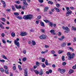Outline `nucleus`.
I'll return each instance as SVG.
<instances>
[{
    "mask_svg": "<svg viewBox=\"0 0 76 76\" xmlns=\"http://www.w3.org/2000/svg\"><path fill=\"white\" fill-rule=\"evenodd\" d=\"M72 12L71 10H69V11L66 12V16H69L70 14H72Z\"/></svg>",
    "mask_w": 76,
    "mask_h": 76,
    "instance_id": "obj_4",
    "label": "nucleus"
},
{
    "mask_svg": "<svg viewBox=\"0 0 76 76\" xmlns=\"http://www.w3.org/2000/svg\"><path fill=\"white\" fill-rule=\"evenodd\" d=\"M41 18V16H38L37 19H40Z\"/></svg>",
    "mask_w": 76,
    "mask_h": 76,
    "instance_id": "obj_43",
    "label": "nucleus"
},
{
    "mask_svg": "<svg viewBox=\"0 0 76 76\" xmlns=\"http://www.w3.org/2000/svg\"><path fill=\"white\" fill-rule=\"evenodd\" d=\"M49 73H52V70H49Z\"/></svg>",
    "mask_w": 76,
    "mask_h": 76,
    "instance_id": "obj_60",
    "label": "nucleus"
},
{
    "mask_svg": "<svg viewBox=\"0 0 76 76\" xmlns=\"http://www.w3.org/2000/svg\"><path fill=\"white\" fill-rule=\"evenodd\" d=\"M65 30H66V31H69V28L67 27H66L65 28Z\"/></svg>",
    "mask_w": 76,
    "mask_h": 76,
    "instance_id": "obj_35",
    "label": "nucleus"
},
{
    "mask_svg": "<svg viewBox=\"0 0 76 76\" xmlns=\"http://www.w3.org/2000/svg\"><path fill=\"white\" fill-rule=\"evenodd\" d=\"M39 38L40 39H46V37L44 35H42L40 36Z\"/></svg>",
    "mask_w": 76,
    "mask_h": 76,
    "instance_id": "obj_5",
    "label": "nucleus"
},
{
    "mask_svg": "<svg viewBox=\"0 0 76 76\" xmlns=\"http://www.w3.org/2000/svg\"><path fill=\"white\" fill-rule=\"evenodd\" d=\"M6 11L7 12H10V9H7L6 10Z\"/></svg>",
    "mask_w": 76,
    "mask_h": 76,
    "instance_id": "obj_54",
    "label": "nucleus"
},
{
    "mask_svg": "<svg viewBox=\"0 0 76 76\" xmlns=\"http://www.w3.org/2000/svg\"><path fill=\"white\" fill-rule=\"evenodd\" d=\"M66 9L67 12H68L70 10V8L68 7H66Z\"/></svg>",
    "mask_w": 76,
    "mask_h": 76,
    "instance_id": "obj_45",
    "label": "nucleus"
},
{
    "mask_svg": "<svg viewBox=\"0 0 76 76\" xmlns=\"http://www.w3.org/2000/svg\"><path fill=\"white\" fill-rule=\"evenodd\" d=\"M26 60V58L25 57H24L23 59V61H25Z\"/></svg>",
    "mask_w": 76,
    "mask_h": 76,
    "instance_id": "obj_34",
    "label": "nucleus"
},
{
    "mask_svg": "<svg viewBox=\"0 0 76 76\" xmlns=\"http://www.w3.org/2000/svg\"><path fill=\"white\" fill-rule=\"evenodd\" d=\"M12 10H13V11H15L16 10H15V8L14 6L12 5Z\"/></svg>",
    "mask_w": 76,
    "mask_h": 76,
    "instance_id": "obj_19",
    "label": "nucleus"
},
{
    "mask_svg": "<svg viewBox=\"0 0 76 76\" xmlns=\"http://www.w3.org/2000/svg\"><path fill=\"white\" fill-rule=\"evenodd\" d=\"M6 3L3 4V7L4 8L6 7Z\"/></svg>",
    "mask_w": 76,
    "mask_h": 76,
    "instance_id": "obj_62",
    "label": "nucleus"
},
{
    "mask_svg": "<svg viewBox=\"0 0 76 76\" xmlns=\"http://www.w3.org/2000/svg\"><path fill=\"white\" fill-rule=\"evenodd\" d=\"M66 72V70L64 69H62L60 70L61 73V74H63Z\"/></svg>",
    "mask_w": 76,
    "mask_h": 76,
    "instance_id": "obj_11",
    "label": "nucleus"
},
{
    "mask_svg": "<svg viewBox=\"0 0 76 76\" xmlns=\"http://www.w3.org/2000/svg\"><path fill=\"white\" fill-rule=\"evenodd\" d=\"M15 6L17 9H20L22 8V7H21V5H19L18 6L16 5H15Z\"/></svg>",
    "mask_w": 76,
    "mask_h": 76,
    "instance_id": "obj_7",
    "label": "nucleus"
},
{
    "mask_svg": "<svg viewBox=\"0 0 76 76\" xmlns=\"http://www.w3.org/2000/svg\"><path fill=\"white\" fill-rule=\"evenodd\" d=\"M34 69H36V68H37V66H34Z\"/></svg>",
    "mask_w": 76,
    "mask_h": 76,
    "instance_id": "obj_63",
    "label": "nucleus"
},
{
    "mask_svg": "<svg viewBox=\"0 0 76 76\" xmlns=\"http://www.w3.org/2000/svg\"><path fill=\"white\" fill-rule=\"evenodd\" d=\"M74 72V70L73 69H70L69 71V74H71V73H72Z\"/></svg>",
    "mask_w": 76,
    "mask_h": 76,
    "instance_id": "obj_12",
    "label": "nucleus"
},
{
    "mask_svg": "<svg viewBox=\"0 0 76 76\" xmlns=\"http://www.w3.org/2000/svg\"><path fill=\"white\" fill-rule=\"evenodd\" d=\"M67 55L69 57V58H68V60H70L71 58H73V57H75V53H72V56L71 53H70L69 52H68L67 53Z\"/></svg>",
    "mask_w": 76,
    "mask_h": 76,
    "instance_id": "obj_2",
    "label": "nucleus"
},
{
    "mask_svg": "<svg viewBox=\"0 0 76 76\" xmlns=\"http://www.w3.org/2000/svg\"><path fill=\"white\" fill-rule=\"evenodd\" d=\"M45 60V59L44 58H43L42 60V62H44Z\"/></svg>",
    "mask_w": 76,
    "mask_h": 76,
    "instance_id": "obj_47",
    "label": "nucleus"
},
{
    "mask_svg": "<svg viewBox=\"0 0 76 76\" xmlns=\"http://www.w3.org/2000/svg\"><path fill=\"white\" fill-rule=\"evenodd\" d=\"M34 72L35 73H36V74H37V75H38V74H39V72L36 70H34Z\"/></svg>",
    "mask_w": 76,
    "mask_h": 76,
    "instance_id": "obj_15",
    "label": "nucleus"
},
{
    "mask_svg": "<svg viewBox=\"0 0 76 76\" xmlns=\"http://www.w3.org/2000/svg\"><path fill=\"white\" fill-rule=\"evenodd\" d=\"M49 14H50V15H52L53 14V12H52L51 11H49Z\"/></svg>",
    "mask_w": 76,
    "mask_h": 76,
    "instance_id": "obj_57",
    "label": "nucleus"
},
{
    "mask_svg": "<svg viewBox=\"0 0 76 76\" xmlns=\"http://www.w3.org/2000/svg\"><path fill=\"white\" fill-rule=\"evenodd\" d=\"M45 64H46V66H48V60L47 59H46L45 60Z\"/></svg>",
    "mask_w": 76,
    "mask_h": 76,
    "instance_id": "obj_16",
    "label": "nucleus"
},
{
    "mask_svg": "<svg viewBox=\"0 0 76 76\" xmlns=\"http://www.w3.org/2000/svg\"><path fill=\"white\" fill-rule=\"evenodd\" d=\"M1 3H2V4H5L6 3V2H4V1L3 0H1Z\"/></svg>",
    "mask_w": 76,
    "mask_h": 76,
    "instance_id": "obj_44",
    "label": "nucleus"
},
{
    "mask_svg": "<svg viewBox=\"0 0 76 76\" xmlns=\"http://www.w3.org/2000/svg\"><path fill=\"white\" fill-rule=\"evenodd\" d=\"M39 3H43V2H44V0H39Z\"/></svg>",
    "mask_w": 76,
    "mask_h": 76,
    "instance_id": "obj_37",
    "label": "nucleus"
},
{
    "mask_svg": "<svg viewBox=\"0 0 76 76\" xmlns=\"http://www.w3.org/2000/svg\"><path fill=\"white\" fill-rule=\"evenodd\" d=\"M36 24H38V23H39V22H38V21H36Z\"/></svg>",
    "mask_w": 76,
    "mask_h": 76,
    "instance_id": "obj_64",
    "label": "nucleus"
},
{
    "mask_svg": "<svg viewBox=\"0 0 76 76\" xmlns=\"http://www.w3.org/2000/svg\"><path fill=\"white\" fill-rule=\"evenodd\" d=\"M32 44L33 45H35L36 44V43L34 41L32 40Z\"/></svg>",
    "mask_w": 76,
    "mask_h": 76,
    "instance_id": "obj_17",
    "label": "nucleus"
},
{
    "mask_svg": "<svg viewBox=\"0 0 76 76\" xmlns=\"http://www.w3.org/2000/svg\"><path fill=\"white\" fill-rule=\"evenodd\" d=\"M63 52H64V51H62V50H59L58 51V54H61V53H63Z\"/></svg>",
    "mask_w": 76,
    "mask_h": 76,
    "instance_id": "obj_25",
    "label": "nucleus"
},
{
    "mask_svg": "<svg viewBox=\"0 0 76 76\" xmlns=\"http://www.w3.org/2000/svg\"><path fill=\"white\" fill-rule=\"evenodd\" d=\"M41 31L42 32H43H43H44V31H45V30H44L43 29H42L41 30Z\"/></svg>",
    "mask_w": 76,
    "mask_h": 76,
    "instance_id": "obj_55",
    "label": "nucleus"
},
{
    "mask_svg": "<svg viewBox=\"0 0 76 76\" xmlns=\"http://www.w3.org/2000/svg\"><path fill=\"white\" fill-rule=\"evenodd\" d=\"M54 9H55L56 10L57 12H60V10L58 9L56 7L54 8Z\"/></svg>",
    "mask_w": 76,
    "mask_h": 76,
    "instance_id": "obj_21",
    "label": "nucleus"
},
{
    "mask_svg": "<svg viewBox=\"0 0 76 76\" xmlns=\"http://www.w3.org/2000/svg\"><path fill=\"white\" fill-rule=\"evenodd\" d=\"M11 36L12 37H15V33H14V32H12L11 33Z\"/></svg>",
    "mask_w": 76,
    "mask_h": 76,
    "instance_id": "obj_22",
    "label": "nucleus"
},
{
    "mask_svg": "<svg viewBox=\"0 0 76 76\" xmlns=\"http://www.w3.org/2000/svg\"><path fill=\"white\" fill-rule=\"evenodd\" d=\"M2 41L3 44H6V41H5L4 40V39H2Z\"/></svg>",
    "mask_w": 76,
    "mask_h": 76,
    "instance_id": "obj_40",
    "label": "nucleus"
},
{
    "mask_svg": "<svg viewBox=\"0 0 76 76\" xmlns=\"http://www.w3.org/2000/svg\"><path fill=\"white\" fill-rule=\"evenodd\" d=\"M36 64L38 66H39V63L37 61L36 62Z\"/></svg>",
    "mask_w": 76,
    "mask_h": 76,
    "instance_id": "obj_36",
    "label": "nucleus"
},
{
    "mask_svg": "<svg viewBox=\"0 0 76 76\" xmlns=\"http://www.w3.org/2000/svg\"><path fill=\"white\" fill-rule=\"evenodd\" d=\"M14 15L15 16H19V14L17 12H14Z\"/></svg>",
    "mask_w": 76,
    "mask_h": 76,
    "instance_id": "obj_29",
    "label": "nucleus"
},
{
    "mask_svg": "<svg viewBox=\"0 0 76 76\" xmlns=\"http://www.w3.org/2000/svg\"><path fill=\"white\" fill-rule=\"evenodd\" d=\"M43 74H44V72L42 71V69H41L39 73V75H40V76H42Z\"/></svg>",
    "mask_w": 76,
    "mask_h": 76,
    "instance_id": "obj_10",
    "label": "nucleus"
},
{
    "mask_svg": "<svg viewBox=\"0 0 76 76\" xmlns=\"http://www.w3.org/2000/svg\"><path fill=\"white\" fill-rule=\"evenodd\" d=\"M20 35L22 37L26 36V32H21L20 33Z\"/></svg>",
    "mask_w": 76,
    "mask_h": 76,
    "instance_id": "obj_8",
    "label": "nucleus"
},
{
    "mask_svg": "<svg viewBox=\"0 0 76 76\" xmlns=\"http://www.w3.org/2000/svg\"><path fill=\"white\" fill-rule=\"evenodd\" d=\"M71 45V43H67V46H69Z\"/></svg>",
    "mask_w": 76,
    "mask_h": 76,
    "instance_id": "obj_56",
    "label": "nucleus"
},
{
    "mask_svg": "<svg viewBox=\"0 0 76 76\" xmlns=\"http://www.w3.org/2000/svg\"><path fill=\"white\" fill-rule=\"evenodd\" d=\"M0 61H1V62H2V63H4L5 61L3 59L0 60Z\"/></svg>",
    "mask_w": 76,
    "mask_h": 76,
    "instance_id": "obj_46",
    "label": "nucleus"
},
{
    "mask_svg": "<svg viewBox=\"0 0 76 76\" xmlns=\"http://www.w3.org/2000/svg\"><path fill=\"white\" fill-rule=\"evenodd\" d=\"M54 32H55V31L53 29L51 30L50 31V32L51 33H54Z\"/></svg>",
    "mask_w": 76,
    "mask_h": 76,
    "instance_id": "obj_33",
    "label": "nucleus"
},
{
    "mask_svg": "<svg viewBox=\"0 0 76 76\" xmlns=\"http://www.w3.org/2000/svg\"><path fill=\"white\" fill-rule=\"evenodd\" d=\"M66 64V62H64L62 63V65L63 66H65Z\"/></svg>",
    "mask_w": 76,
    "mask_h": 76,
    "instance_id": "obj_53",
    "label": "nucleus"
},
{
    "mask_svg": "<svg viewBox=\"0 0 76 76\" xmlns=\"http://www.w3.org/2000/svg\"><path fill=\"white\" fill-rule=\"evenodd\" d=\"M72 69H76V66H73L72 67Z\"/></svg>",
    "mask_w": 76,
    "mask_h": 76,
    "instance_id": "obj_58",
    "label": "nucleus"
},
{
    "mask_svg": "<svg viewBox=\"0 0 76 76\" xmlns=\"http://www.w3.org/2000/svg\"><path fill=\"white\" fill-rule=\"evenodd\" d=\"M58 34H58V36H60V35H61V32H58Z\"/></svg>",
    "mask_w": 76,
    "mask_h": 76,
    "instance_id": "obj_61",
    "label": "nucleus"
},
{
    "mask_svg": "<svg viewBox=\"0 0 76 76\" xmlns=\"http://www.w3.org/2000/svg\"><path fill=\"white\" fill-rule=\"evenodd\" d=\"M1 20L2 21H3V22H5V20H6V19L4 18H2Z\"/></svg>",
    "mask_w": 76,
    "mask_h": 76,
    "instance_id": "obj_48",
    "label": "nucleus"
},
{
    "mask_svg": "<svg viewBox=\"0 0 76 76\" xmlns=\"http://www.w3.org/2000/svg\"><path fill=\"white\" fill-rule=\"evenodd\" d=\"M23 4L24 5H26V6H28V3H26V0L25 2L24 1L23 2Z\"/></svg>",
    "mask_w": 76,
    "mask_h": 76,
    "instance_id": "obj_14",
    "label": "nucleus"
},
{
    "mask_svg": "<svg viewBox=\"0 0 76 76\" xmlns=\"http://www.w3.org/2000/svg\"><path fill=\"white\" fill-rule=\"evenodd\" d=\"M42 67H43V68H45V67H46V66H45V65L44 64H42Z\"/></svg>",
    "mask_w": 76,
    "mask_h": 76,
    "instance_id": "obj_31",
    "label": "nucleus"
},
{
    "mask_svg": "<svg viewBox=\"0 0 76 76\" xmlns=\"http://www.w3.org/2000/svg\"><path fill=\"white\" fill-rule=\"evenodd\" d=\"M7 42H8L9 44H11L12 43V41H9V40H7Z\"/></svg>",
    "mask_w": 76,
    "mask_h": 76,
    "instance_id": "obj_42",
    "label": "nucleus"
},
{
    "mask_svg": "<svg viewBox=\"0 0 76 76\" xmlns=\"http://www.w3.org/2000/svg\"><path fill=\"white\" fill-rule=\"evenodd\" d=\"M4 71L5 73H6V74H7V75H8V74H9V73L8 72V70H5Z\"/></svg>",
    "mask_w": 76,
    "mask_h": 76,
    "instance_id": "obj_28",
    "label": "nucleus"
},
{
    "mask_svg": "<svg viewBox=\"0 0 76 76\" xmlns=\"http://www.w3.org/2000/svg\"><path fill=\"white\" fill-rule=\"evenodd\" d=\"M14 44L15 45L17 46L18 48H19L20 45H19V42H17V40H15L14 41Z\"/></svg>",
    "mask_w": 76,
    "mask_h": 76,
    "instance_id": "obj_3",
    "label": "nucleus"
},
{
    "mask_svg": "<svg viewBox=\"0 0 76 76\" xmlns=\"http://www.w3.org/2000/svg\"><path fill=\"white\" fill-rule=\"evenodd\" d=\"M1 71L2 73H3V72H4V69L2 68H0Z\"/></svg>",
    "mask_w": 76,
    "mask_h": 76,
    "instance_id": "obj_38",
    "label": "nucleus"
},
{
    "mask_svg": "<svg viewBox=\"0 0 76 76\" xmlns=\"http://www.w3.org/2000/svg\"><path fill=\"white\" fill-rule=\"evenodd\" d=\"M1 36L2 37H4V33H2L1 34Z\"/></svg>",
    "mask_w": 76,
    "mask_h": 76,
    "instance_id": "obj_59",
    "label": "nucleus"
},
{
    "mask_svg": "<svg viewBox=\"0 0 76 76\" xmlns=\"http://www.w3.org/2000/svg\"><path fill=\"white\" fill-rule=\"evenodd\" d=\"M2 57H3V58L4 59H6V60H8V59L4 55H2Z\"/></svg>",
    "mask_w": 76,
    "mask_h": 76,
    "instance_id": "obj_24",
    "label": "nucleus"
},
{
    "mask_svg": "<svg viewBox=\"0 0 76 76\" xmlns=\"http://www.w3.org/2000/svg\"><path fill=\"white\" fill-rule=\"evenodd\" d=\"M49 9V8L48 7H46L45 8L44 12H47L48 10V9Z\"/></svg>",
    "mask_w": 76,
    "mask_h": 76,
    "instance_id": "obj_13",
    "label": "nucleus"
},
{
    "mask_svg": "<svg viewBox=\"0 0 76 76\" xmlns=\"http://www.w3.org/2000/svg\"><path fill=\"white\" fill-rule=\"evenodd\" d=\"M12 69L13 70H16V66H14L12 67Z\"/></svg>",
    "mask_w": 76,
    "mask_h": 76,
    "instance_id": "obj_51",
    "label": "nucleus"
},
{
    "mask_svg": "<svg viewBox=\"0 0 76 76\" xmlns=\"http://www.w3.org/2000/svg\"><path fill=\"white\" fill-rule=\"evenodd\" d=\"M16 3H17V4H20V2L19 1H15Z\"/></svg>",
    "mask_w": 76,
    "mask_h": 76,
    "instance_id": "obj_32",
    "label": "nucleus"
},
{
    "mask_svg": "<svg viewBox=\"0 0 76 76\" xmlns=\"http://www.w3.org/2000/svg\"><path fill=\"white\" fill-rule=\"evenodd\" d=\"M17 18L18 19H22V17L20 16H18L17 17Z\"/></svg>",
    "mask_w": 76,
    "mask_h": 76,
    "instance_id": "obj_26",
    "label": "nucleus"
},
{
    "mask_svg": "<svg viewBox=\"0 0 76 76\" xmlns=\"http://www.w3.org/2000/svg\"><path fill=\"white\" fill-rule=\"evenodd\" d=\"M4 67L5 69H7V66L6 65H4Z\"/></svg>",
    "mask_w": 76,
    "mask_h": 76,
    "instance_id": "obj_49",
    "label": "nucleus"
},
{
    "mask_svg": "<svg viewBox=\"0 0 76 76\" xmlns=\"http://www.w3.org/2000/svg\"><path fill=\"white\" fill-rule=\"evenodd\" d=\"M23 54H26V51L25 50H23Z\"/></svg>",
    "mask_w": 76,
    "mask_h": 76,
    "instance_id": "obj_50",
    "label": "nucleus"
},
{
    "mask_svg": "<svg viewBox=\"0 0 76 76\" xmlns=\"http://www.w3.org/2000/svg\"><path fill=\"white\" fill-rule=\"evenodd\" d=\"M51 53L52 54H54L56 53V52L55 51L53 50L51 51Z\"/></svg>",
    "mask_w": 76,
    "mask_h": 76,
    "instance_id": "obj_30",
    "label": "nucleus"
},
{
    "mask_svg": "<svg viewBox=\"0 0 76 76\" xmlns=\"http://www.w3.org/2000/svg\"><path fill=\"white\" fill-rule=\"evenodd\" d=\"M40 24L42 26H44L45 25H44V22H40Z\"/></svg>",
    "mask_w": 76,
    "mask_h": 76,
    "instance_id": "obj_20",
    "label": "nucleus"
},
{
    "mask_svg": "<svg viewBox=\"0 0 76 76\" xmlns=\"http://www.w3.org/2000/svg\"><path fill=\"white\" fill-rule=\"evenodd\" d=\"M72 30H74V31H75L76 27H72Z\"/></svg>",
    "mask_w": 76,
    "mask_h": 76,
    "instance_id": "obj_41",
    "label": "nucleus"
},
{
    "mask_svg": "<svg viewBox=\"0 0 76 76\" xmlns=\"http://www.w3.org/2000/svg\"><path fill=\"white\" fill-rule=\"evenodd\" d=\"M34 18V16H33L31 14H28L24 15L23 17V19L24 20H31Z\"/></svg>",
    "mask_w": 76,
    "mask_h": 76,
    "instance_id": "obj_1",
    "label": "nucleus"
},
{
    "mask_svg": "<svg viewBox=\"0 0 76 76\" xmlns=\"http://www.w3.org/2000/svg\"><path fill=\"white\" fill-rule=\"evenodd\" d=\"M44 22H45L46 23H49L50 22V21L48 20H44Z\"/></svg>",
    "mask_w": 76,
    "mask_h": 76,
    "instance_id": "obj_27",
    "label": "nucleus"
},
{
    "mask_svg": "<svg viewBox=\"0 0 76 76\" xmlns=\"http://www.w3.org/2000/svg\"><path fill=\"white\" fill-rule=\"evenodd\" d=\"M67 45V43L65 42H63L61 44V46L62 47H64L66 45Z\"/></svg>",
    "mask_w": 76,
    "mask_h": 76,
    "instance_id": "obj_9",
    "label": "nucleus"
},
{
    "mask_svg": "<svg viewBox=\"0 0 76 76\" xmlns=\"http://www.w3.org/2000/svg\"><path fill=\"white\" fill-rule=\"evenodd\" d=\"M49 23V25L50 26H53V23L51 22V21H50Z\"/></svg>",
    "mask_w": 76,
    "mask_h": 76,
    "instance_id": "obj_18",
    "label": "nucleus"
},
{
    "mask_svg": "<svg viewBox=\"0 0 76 76\" xmlns=\"http://www.w3.org/2000/svg\"><path fill=\"white\" fill-rule=\"evenodd\" d=\"M48 3L49 4H53L54 3L53 1H48Z\"/></svg>",
    "mask_w": 76,
    "mask_h": 76,
    "instance_id": "obj_23",
    "label": "nucleus"
},
{
    "mask_svg": "<svg viewBox=\"0 0 76 76\" xmlns=\"http://www.w3.org/2000/svg\"><path fill=\"white\" fill-rule=\"evenodd\" d=\"M28 71L26 69H24V76H28Z\"/></svg>",
    "mask_w": 76,
    "mask_h": 76,
    "instance_id": "obj_6",
    "label": "nucleus"
},
{
    "mask_svg": "<svg viewBox=\"0 0 76 76\" xmlns=\"http://www.w3.org/2000/svg\"><path fill=\"white\" fill-rule=\"evenodd\" d=\"M56 6L57 7H60V5L59 4H56Z\"/></svg>",
    "mask_w": 76,
    "mask_h": 76,
    "instance_id": "obj_39",
    "label": "nucleus"
},
{
    "mask_svg": "<svg viewBox=\"0 0 76 76\" xmlns=\"http://www.w3.org/2000/svg\"><path fill=\"white\" fill-rule=\"evenodd\" d=\"M70 8L71 10H73V9H75V8H74L73 7H70Z\"/></svg>",
    "mask_w": 76,
    "mask_h": 76,
    "instance_id": "obj_52",
    "label": "nucleus"
}]
</instances>
